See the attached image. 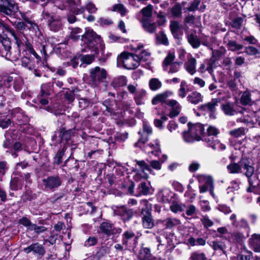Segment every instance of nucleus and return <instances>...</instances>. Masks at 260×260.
<instances>
[{
  "label": "nucleus",
  "instance_id": "obj_15",
  "mask_svg": "<svg viewBox=\"0 0 260 260\" xmlns=\"http://www.w3.org/2000/svg\"><path fill=\"white\" fill-rule=\"evenodd\" d=\"M14 24L16 28L20 30H25L26 29L36 30L38 28L36 23L27 19H25L24 22L16 20L14 22Z\"/></svg>",
  "mask_w": 260,
  "mask_h": 260
},
{
  "label": "nucleus",
  "instance_id": "obj_20",
  "mask_svg": "<svg viewBox=\"0 0 260 260\" xmlns=\"http://www.w3.org/2000/svg\"><path fill=\"white\" fill-rule=\"evenodd\" d=\"M166 229H172L181 224L180 220L175 217H168L161 221Z\"/></svg>",
  "mask_w": 260,
  "mask_h": 260
},
{
  "label": "nucleus",
  "instance_id": "obj_34",
  "mask_svg": "<svg viewBox=\"0 0 260 260\" xmlns=\"http://www.w3.org/2000/svg\"><path fill=\"white\" fill-rule=\"evenodd\" d=\"M23 182L21 179L18 177H13L10 182L11 189L16 190L21 188Z\"/></svg>",
  "mask_w": 260,
  "mask_h": 260
},
{
  "label": "nucleus",
  "instance_id": "obj_29",
  "mask_svg": "<svg viewBox=\"0 0 260 260\" xmlns=\"http://www.w3.org/2000/svg\"><path fill=\"white\" fill-rule=\"evenodd\" d=\"M175 58V53L173 52H169L162 63V67L164 71H168L169 66L173 63Z\"/></svg>",
  "mask_w": 260,
  "mask_h": 260
},
{
  "label": "nucleus",
  "instance_id": "obj_27",
  "mask_svg": "<svg viewBox=\"0 0 260 260\" xmlns=\"http://www.w3.org/2000/svg\"><path fill=\"white\" fill-rule=\"evenodd\" d=\"M149 185V184H147L146 182H141L137 188V193L134 195L136 197H139L141 195L149 194L150 191Z\"/></svg>",
  "mask_w": 260,
  "mask_h": 260
},
{
  "label": "nucleus",
  "instance_id": "obj_22",
  "mask_svg": "<svg viewBox=\"0 0 260 260\" xmlns=\"http://www.w3.org/2000/svg\"><path fill=\"white\" fill-rule=\"evenodd\" d=\"M203 96L196 91H193L187 96V100L192 104L197 105L203 101Z\"/></svg>",
  "mask_w": 260,
  "mask_h": 260
},
{
  "label": "nucleus",
  "instance_id": "obj_28",
  "mask_svg": "<svg viewBox=\"0 0 260 260\" xmlns=\"http://www.w3.org/2000/svg\"><path fill=\"white\" fill-rule=\"evenodd\" d=\"M82 30L81 28L79 27H75V28H71V31L70 35V38L72 39L73 41H77L78 40L81 36V38H82V36L84 35H81L80 34L82 33ZM82 42L83 43L81 44L82 46V50L84 48V46H83L84 42L81 39Z\"/></svg>",
  "mask_w": 260,
  "mask_h": 260
},
{
  "label": "nucleus",
  "instance_id": "obj_64",
  "mask_svg": "<svg viewBox=\"0 0 260 260\" xmlns=\"http://www.w3.org/2000/svg\"><path fill=\"white\" fill-rule=\"evenodd\" d=\"M247 254H239L238 258L240 260H251L253 258V253L251 251L247 250Z\"/></svg>",
  "mask_w": 260,
  "mask_h": 260
},
{
  "label": "nucleus",
  "instance_id": "obj_31",
  "mask_svg": "<svg viewBox=\"0 0 260 260\" xmlns=\"http://www.w3.org/2000/svg\"><path fill=\"white\" fill-rule=\"evenodd\" d=\"M215 67V66L214 60H210L208 61V62L207 64L206 70L208 71V73L211 75L212 79L214 82H217L218 81L222 82L223 81L222 79L221 78L217 80L213 73V69Z\"/></svg>",
  "mask_w": 260,
  "mask_h": 260
},
{
  "label": "nucleus",
  "instance_id": "obj_26",
  "mask_svg": "<svg viewBox=\"0 0 260 260\" xmlns=\"http://www.w3.org/2000/svg\"><path fill=\"white\" fill-rule=\"evenodd\" d=\"M187 39L188 42L193 48H198L200 47L201 42L196 32L188 34Z\"/></svg>",
  "mask_w": 260,
  "mask_h": 260
},
{
  "label": "nucleus",
  "instance_id": "obj_17",
  "mask_svg": "<svg viewBox=\"0 0 260 260\" xmlns=\"http://www.w3.org/2000/svg\"><path fill=\"white\" fill-rule=\"evenodd\" d=\"M249 247L255 252H260V234H254L248 240Z\"/></svg>",
  "mask_w": 260,
  "mask_h": 260
},
{
  "label": "nucleus",
  "instance_id": "obj_32",
  "mask_svg": "<svg viewBox=\"0 0 260 260\" xmlns=\"http://www.w3.org/2000/svg\"><path fill=\"white\" fill-rule=\"evenodd\" d=\"M100 228L103 233L107 235H110L114 233L112 225L107 222H102Z\"/></svg>",
  "mask_w": 260,
  "mask_h": 260
},
{
  "label": "nucleus",
  "instance_id": "obj_2",
  "mask_svg": "<svg viewBox=\"0 0 260 260\" xmlns=\"http://www.w3.org/2000/svg\"><path fill=\"white\" fill-rule=\"evenodd\" d=\"M0 56L10 60H17L20 56V51H11V41L7 38H2L0 41Z\"/></svg>",
  "mask_w": 260,
  "mask_h": 260
},
{
  "label": "nucleus",
  "instance_id": "obj_59",
  "mask_svg": "<svg viewBox=\"0 0 260 260\" xmlns=\"http://www.w3.org/2000/svg\"><path fill=\"white\" fill-rule=\"evenodd\" d=\"M152 10L153 6L151 5H148L141 10V13L143 16H152Z\"/></svg>",
  "mask_w": 260,
  "mask_h": 260
},
{
  "label": "nucleus",
  "instance_id": "obj_12",
  "mask_svg": "<svg viewBox=\"0 0 260 260\" xmlns=\"http://www.w3.org/2000/svg\"><path fill=\"white\" fill-rule=\"evenodd\" d=\"M23 251L26 253L32 252L34 254L41 256L44 255L45 253V249L43 246L38 242L32 243L27 247L24 248Z\"/></svg>",
  "mask_w": 260,
  "mask_h": 260
},
{
  "label": "nucleus",
  "instance_id": "obj_36",
  "mask_svg": "<svg viewBox=\"0 0 260 260\" xmlns=\"http://www.w3.org/2000/svg\"><path fill=\"white\" fill-rule=\"evenodd\" d=\"M182 137L185 142L187 143H192L196 141V136L188 129L187 131H184L182 133Z\"/></svg>",
  "mask_w": 260,
  "mask_h": 260
},
{
  "label": "nucleus",
  "instance_id": "obj_53",
  "mask_svg": "<svg viewBox=\"0 0 260 260\" xmlns=\"http://www.w3.org/2000/svg\"><path fill=\"white\" fill-rule=\"evenodd\" d=\"M251 102L250 93L248 91L244 92L241 97V104L244 105H249L250 104Z\"/></svg>",
  "mask_w": 260,
  "mask_h": 260
},
{
  "label": "nucleus",
  "instance_id": "obj_3",
  "mask_svg": "<svg viewBox=\"0 0 260 260\" xmlns=\"http://www.w3.org/2000/svg\"><path fill=\"white\" fill-rule=\"evenodd\" d=\"M118 60L122 62L125 69L133 70L139 66L140 57L135 54L124 52L120 54Z\"/></svg>",
  "mask_w": 260,
  "mask_h": 260
},
{
  "label": "nucleus",
  "instance_id": "obj_1",
  "mask_svg": "<svg viewBox=\"0 0 260 260\" xmlns=\"http://www.w3.org/2000/svg\"><path fill=\"white\" fill-rule=\"evenodd\" d=\"M82 41L84 42V48L82 51L87 52L91 50V52H94L95 54L99 53L98 49H100V53L102 56L99 57V60L101 63L106 61L108 55L104 53V46L100 43L101 37L90 28H86L84 35L82 36Z\"/></svg>",
  "mask_w": 260,
  "mask_h": 260
},
{
  "label": "nucleus",
  "instance_id": "obj_60",
  "mask_svg": "<svg viewBox=\"0 0 260 260\" xmlns=\"http://www.w3.org/2000/svg\"><path fill=\"white\" fill-rule=\"evenodd\" d=\"M156 38L158 41L165 45H167L169 44L168 38L163 32H159L157 35Z\"/></svg>",
  "mask_w": 260,
  "mask_h": 260
},
{
  "label": "nucleus",
  "instance_id": "obj_46",
  "mask_svg": "<svg viewBox=\"0 0 260 260\" xmlns=\"http://www.w3.org/2000/svg\"><path fill=\"white\" fill-rule=\"evenodd\" d=\"M66 147H63L61 150H59L54 158V163L56 165H59L62 162V157L64 154Z\"/></svg>",
  "mask_w": 260,
  "mask_h": 260
},
{
  "label": "nucleus",
  "instance_id": "obj_6",
  "mask_svg": "<svg viewBox=\"0 0 260 260\" xmlns=\"http://www.w3.org/2000/svg\"><path fill=\"white\" fill-rule=\"evenodd\" d=\"M89 73L90 78L96 85H98L100 83L103 82L107 76L106 70L99 67L91 69Z\"/></svg>",
  "mask_w": 260,
  "mask_h": 260
},
{
  "label": "nucleus",
  "instance_id": "obj_52",
  "mask_svg": "<svg viewBox=\"0 0 260 260\" xmlns=\"http://www.w3.org/2000/svg\"><path fill=\"white\" fill-rule=\"evenodd\" d=\"M185 208V205L182 204H178L177 203H174L170 206V210L174 213L182 212L184 211Z\"/></svg>",
  "mask_w": 260,
  "mask_h": 260
},
{
  "label": "nucleus",
  "instance_id": "obj_63",
  "mask_svg": "<svg viewBox=\"0 0 260 260\" xmlns=\"http://www.w3.org/2000/svg\"><path fill=\"white\" fill-rule=\"evenodd\" d=\"M90 105V102L89 100L85 98H81L79 100V107L81 109H84Z\"/></svg>",
  "mask_w": 260,
  "mask_h": 260
},
{
  "label": "nucleus",
  "instance_id": "obj_30",
  "mask_svg": "<svg viewBox=\"0 0 260 260\" xmlns=\"http://www.w3.org/2000/svg\"><path fill=\"white\" fill-rule=\"evenodd\" d=\"M139 257L141 260H149L152 257L150 249L143 245L140 250Z\"/></svg>",
  "mask_w": 260,
  "mask_h": 260
},
{
  "label": "nucleus",
  "instance_id": "obj_51",
  "mask_svg": "<svg viewBox=\"0 0 260 260\" xmlns=\"http://www.w3.org/2000/svg\"><path fill=\"white\" fill-rule=\"evenodd\" d=\"M171 193V191L167 188L163 189L160 190L158 193L159 197L162 198L164 202H167L169 201V196Z\"/></svg>",
  "mask_w": 260,
  "mask_h": 260
},
{
  "label": "nucleus",
  "instance_id": "obj_42",
  "mask_svg": "<svg viewBox=\"0 0 260 260\" xmlns=\"http://www.w3.org/2000/svg\"><path fill=\"white\" fill-rule=\"evenodd\" d=\"M190 260H207L205 254L200 251H195L191 253Z\"/></svg>",
  "mask_w": 260,
  "mask_h": 260
},
{
  "label": "nucleus",
  "instance_id": "obj_10",
  "mask_svg": "<svg viewBox=\"0 0 260 260\" xmlns=\"http://www.w3.org/2000/svg\"><path fill=\"white\" fill-rule=\"evenodd\" d=\"M140 215L142 225L144 228L150 229L154 226V221L151 212L143 210V211H141Z\"/></svg>",
  "mask_w": 260,
  "mask_h": 260
},
{
  "label": "nucleus",
  "instance_id": "obj_41",
  "mask_svg": "<svg viewBox=\"0 0 260 260\" xmlns=\"http://www.w3.org/2000/svg\"><path fill=\"white\" fill-rule=\"evenodd\" d=\"M122 243L127 246L129 240L135 237V234L132 231H126L122 235Z\"/></svg>",
  "mask_w": 260,
  "mask_h": 260
},
{
  "label": "nucleus",
  "instance_id": "obj_49",
  "mask_svg": "<svg viewBox=\"0 0 260 260\" xmlns=\"http://www.w3.org/2000/svg\"><path fill=\"white\" fill-rule=\"evenodd\" d=\"M181 63L174 62L169 66L168 71L169 74H174L178 72L180 68Z\"/></svg>",
  "mask_w": 260,
  "mask_h": 260
},
{
  "label": "nucleus",
  "instance_id": "obj_7",
  "mask_svg": "<svg viewBox=\"0 0 260 260\" xmlns=\"http://www.w3.org/2000/svg\"><path fill=\"white\" fill-rule=\"evenodd\" d=\"M74 132V129L66 130L64 128H61L55 132L54 134L52 137V140L55 141L58 143H61L63 141L67 142L71 139L72 136L73 135Z\"/></svg>",
  "mask_w": 260,
  "mask_h": 260
},
{
  "label": "nucleus",
  "instance_id": "obj_9",
  "mask_svg": "<svg viewBox=\"0 0 260 260\" xmlns=\"http://www.w3.org/2000/svg\"><path fill=\"white\" fill-rule=\"evenodd\" d=\"M114 213L115 215L120 216L124 222L129 220L133 216V210L127 209L125 206L116 207L114 209Z\"/></svg>",
  "mask_w": 260,
  "mask_h": 260
},
{
  "label": "nucleus",
  "instance_id": "obj_25",
  "mask_svg": "<svg viewBox=\"0 0 260 260\" xmlns=\"http://www.w3.org/2000/svg\"><path fill=\"white\" fill-rule=\"evenodd\" d=\"M197 60L194 58L189 59L184 64L186 70L191 75L196 72Z\"/></svg>",
  "mask_w": 260,
  "mask_h": 260
},
{
  "label": "nucleus",
  "instance_id": "obj_24",
  "mask_svg": "<svg viewBox=\"0 0 260 260\" xmlns=\"http://www.w3.org/2000/svg\"><path fill=\"white\" fill-rule=\"evenodd\" d=\"M243 161H240L238 163L233 162L227 166V169L230 173L237 174L242 173L243 167Z\"/></svg>",
  "mask_w": 260,
  "mask_h": 260
},
{
  "label": "nucleus",
  "instance_id": "obj_54",
  "mask_svg": "<svg viewBox=\"0 0 260 260\" xmlns=\"http://www.w3.org/2000/svg\"><path fill=\"white\" fill-rule=\"evenodd\" d=\"M148 146L151 148L152 150L151 151L152 154L155 156H157L160 151L159 144L157 140H156L155 144L150 143L148 144Z\"/></svg>",
  "mask_w": 260,
  "mask_h": 260
},
{
  "label": "nucleus",
  "instance_id": "obj_40",
  "mask_svg": "<svg viewBox=\"0 0 260 260\" xmlns=\"http://www.w3.org/2000/svg\"><path fill=\"white\" fill-rule=\"evenodd\" d=\"M229 134L234 137L239 138L245 135V129L243 127H239L231 130L229 132Z\"/></svg>",
  "mask_w": 260,
  "mask_h": 260
},
{
  "label": "nucleus",
  "instance_id": "obj_57",
  "mask_svg": "<svg viewBox=\"0 0 260 260\" xmlns=\"http://www.w3.org/2000/svg\"><path fill=\"white\" fill-rule=\"evenodd\" d=\"M242 168L246 170L245 175L247 177L249 178L252 175L254 172V168L253 167L243 161Z\"/></svg>",
  "mask_w": 260,
  "mask_h": 260
},
{
  "label": "nucleus",
  "instance_id": "obj_13",
  "mask_svg": "<svg viewBox=\"0 0 260 260\" xmlns=\"http://www.w3.org/2000/svg\"><path fill=\"white\" fill-rule=\"evenodd\" d=\"M187 125L190 132L193 133L196 136L197 141L201 140L204 135V125L201 123L191 124L190 122Z\"/></svg>",
  "mask_w": 260,
  "mask_h": 260
},
{
  "label": "nucleus",
  "instance_id": "obj_37",
  "mask_svg": "<svg viewBox=\"0 0 260 260\" xmlns=\"http://www.w3.org/2000/svg\"><path fill=\"white\" fill-rule=\"evenodd\" d=\"M149 86L151 90L155 91L161 87L162 84L157 78H152L149 80Z\"/></svg>",
  "mask_w": 260,
  "mask_h": 260
},
{
  "label": "nucleus",
  "instance_id": "obj_14",
  "mask_svg": "<svg viewBox=\"0 0 260 260\" xmlns=\"http://www.w3.org/2000/svg\"><path fill=\"white\" fill-rule=\"evenodd\" d=\"M139 21L142 23L143 28L145 31L150 34L155 31L157 25L151 17H142Z\"/></svg>",
  "mask_w": 260,
  "mask_h": 260
},
{
  "label": "nucleus",
  "instance_id": "obj_62",
  "mask_svg": "<svg viewBox=\"0 0 260 260\" xmlns=\"http://www.w3.org/2000/svg\"><path fill=\"white\" fill-rule=\"evenodd\" d=\"M19 222L25 226L28 230H31V228L34 224L30 220L26 217H22L19 220Z\"/></svg>",
  "mask_w": 260,
  "mask_h": 260
},
{
  "label": "nucleus",
  "instance_id": "obj_50",
  "mask_svg": "<svg viewBox=\"0 0 260 260\" xmlns=\"http://www.w3.org/2000/svg\"><path fill=\"white\" fill-rule=\"evenodd\" d=\"M94 54L85 55L80 56V60L82 62V64H89L94 59Z\"/></svg>",
  "mask_w": 260,
  "mask_h": 260
},
{
  "label": "nucleus",
  "instance_id": "obj_23",
  "mask_svg": "<svg viewBox=\"0 0 260 260\" xmlns=\"http://www.w3.org/2000/svg\"><path fill=\"white\" fill-rule=\"evenodd\" d=\"M186 2H182L181 3H176L171 8V12L173 16H179L183 12Z\"/></svg>",
  "mask_w": 260,
  "mask_h": 260
},
{
  "label": "nucleus",
  "instance_id": "obj_43",
  "mask_svg": "<svg viewBox=\"0 0 260 260\" xmlns=\"http://www.w3.org/2000/svg\"><path fill=\"white\" fill-rule=\"evenodd\" d=\"M200 4V0H193L189 7L185 6L184 9H183V13L194 11L198 9Z\"/></svg>",
  "mask_w": 260,
  "mask_h": 260
},
{
  "label": "nucleus",
  "instance_id": "obj_18",
  "mask_svg": "<svg viewBox=\"0 0 260 260\" xmlns=\"http://www.w3.org/2000/svg\"><path fill=\"white\" fill-rule=\"evenodd\" d=\"M246 237L243 233L236 231L230 234L226 239L231 242L242 244Z\"/></svg>",
  "mask_w": 260,
  "mask_h": 260
},
{
  "label": "nucleus",
  "instance_id": "obj_19",
  "mask_svg": "<svg viewBox=\"0 0 260 260\" xmlns=\"http://www.w3.org/2000/svg\"><path fill=\"white\" fill-rule=\"evenodd\" d=\"M136 161L137 164L142 169L144 175L142 176H140V175L139 174H137L134 176V179L136 181H138L140 179V178H147V175L146 173H145V171H148L150 172H151L152 170H151V168L144 160H136Z\"/></svg>",
  "mask_w": 260,
  "mask_h": 260
},
{
  "label": "nucleus",
  "instance_id": "obj_58",
  "mask_svg": "<svg viewBox=\"0 0 260 260\" xmlns=\"http://www.w3.org/2000/svg\"><path fill=\"white\" fill-rule=\"evenodd\" d=\"M11 124V120L9 118L4 116H0V126L3 128L8 127Z\"/></svg>",
  "mask_w": 260,
  "mask_h": 260
},
{
  "label": "nucleus",
  "instance_id": "obj_33",
  "mask_svg": "<svg viewBox=\"0 0 260 260\" xmlns=\"http://www.w3.org/2000/svg\"><path fill=\"white\" fill-rule=\"evenodd\" d=\"M126 79L124 76H120L115 78L112 83V85L114 88H118L125 86L126 84Z\"/></svg>",
  "mask_w": 260,
  "mask_h": 260
},
{
  "label": "nucleus",
  "instance_id": "obj_55",
  "mask_svg": "<svg viewBox=\"0 0 260 260\" xmlns=\"http://www.w3.org/2000/svg\"><path fill=\"white\" fill-rule=\"evenodd\" d=\"M13 36L16 41V43L17 44V47L18 48L17 50L20 51L19 48L23 44V42H25L26 43L28 42L24 36L21 35L17 36L14 33H13Z\"/></svg>",
  "mask_w": 260,
  "mask_h": 260
},
{
  "label": "nucleus",
  "instance_id": "obj_5",
  "mask_svg": "<svg viewBox=\"0 0 260 260\" xmlns=\"http://www.w3.org/2000/svg\"><path fill=\"white\" fill-rule=\"evenodd\" d=\"M219 102L217 99H213L210 102L201 105L199 109L208 113L210 119H215L216 118V108Z\"/></svg>",
  "mask_w": 260,
  "mask_h": 260
},
{
  "label": "nucleus",
  "instance_id": "obj_11",
  "mask_svg": "<svg viewBox=\"0 0 260 260\" xmlns=\"http://www.w3.org/2000/svg\"><path fill=\"white\" fill-rule=\"evenodd\" d=\"M21 65L22 67L32 71L36 77L41 76V72L38 69L35 68V61L34 59L27 57H23L21 59Z\"/></svg>",
  "mask_w": 260,
  "mask_h": 260
},
{
  "label": "nucleus",
  "instance_id": "obj_8",
  "mask_svg": "<svg viewBox=\"0 0 260 260\" xmlns=\"http://www.w3.org/2000/svg\"><path fill=\"white\" fill-rule=\"evenodd\" d=\"M42 181L45 189L51 191L54 190L60 186L62 182L60 177L57 176H49L47 178L44 179Z\"/></svg>",
  "mask_w": 260,
  "mask_h": 260
},
{
  "label": "nucleus",
  "instance_id": "obj_4",
  "mask_svg": "<svg viewBox=\"0 0 260 260\" xmlns=\"http://www.w3.org/2000/svg\"><path fill=\"white\" fill-rule=\"evenodd\" d=\"M5 2L7 6L0 5L1 12L7 15L18 16L19 15H20L21 16H24V14H22L20 11H19L18 6L13 1L6 0Z\"/></svg>",
  "mask_w": 260,
  "mask_h": 260
},
{
  "label": "nucleus",
  "instance_id": "obj_47",
  "mask_svg": "<svg viewBox=\"0 0 260 260\" xmlns=\"http://www.w3.org/2000/svg\"><path fill=\"white\" fill-rule=\"evenodd\" d=\"M112 11L118 12L121 15H125L126 14L127 10L123 5L118 4L113 6Z\"/></svg>",
  "mask_w": 260,
  "mask_h": 260
},
{
  "label": "nucleus",
  "instance_id": "obj_45",
  "mask_svg": "<svg viewBox=\"0 0 260 260\" xmlns=\"http://www.w3.org/2000/svg\"><path fill=\"white\" fill-rule=\"evenodd\" d=\"M52 85L50 84H44L41 86L40 96H47L50 95Z\"/></svg>",
  "mask_w": 260,
  "mask_h": 260
},
{
  "label": "nucleus",
  "instance_id": "obj_48",
  "mask_svg": "<svg viewBox=\"0 0 260 260\" xmlns=\"http://www.w3.org/2000/svg\"><path fill=\"white\" fill-rule=\"evenodd\" d=\"M227 46L229 50L232 51L240 50L243 48V46L242 45L237 44L234 41H229L227 44Z\"/></svg>",
  "mask_w": 260,
  "mask_h": 260
},
{
  "label": "nucleus",
  "instance_id": "obj_16",
  "mask_svg": "<svg viewBox=\"0 0 260 260\" xmlns=\"http://www.w3.org/2000/svg\"><path fill=\"white\" fill-rule=\"evenodd\" d=\"M167 105L171 107V110L168 115L170 118L177 117L180 114L181 107L177 101L170 100L167 103Z\"/></svg>",
  "mask_w": 260,
  "mask_h": 260
},
{
  "label": "nucleus",
  "instance_id": "obj_56",
  "mask_svg": "<svg viewBox=\"0 0 260 260\" xmlns=\"http://www.w3.org/2000/svg\"><path fill=\"white\" fill-rule=\"evenodd\" d=\"M201 221L205 229L212 226L214 224L213 222L207 215L203 216L201 219Z\"/></svg>",
  "mask_w": 260,
  "mask_h": 260
},
{
  "label": "nucleus",
  "instance_id": "obj_39",
  "mask_svg": "<svg viewBox=\"0 0 260 260\" xmlns=\"http://www.w3.org/2000/svg\"><path fill=\"white\" fill-rule=\"evenodd\" d=\"M222 110L226 115L232 116L236 113V110L234 109L233 106L230 103H226L222 106Z\"/></svg>",
  "mask_w": 260,
  "mask_h": 260
},
{
  "label": "nucleus",
  "instance_id": "obj_61",
  "mask_svg": "<svg viewBox=\"0 0 260 260\" xmlns=\"http://www.w3.org/2000/svg\"><path fill=\"white\" fill-rule=\"evenodd\" d=\"M207 132L209 136H217L219 133V130L215 126L210 125L207 129Z\"/></svg>",
  "mask_w": 260,
  "mask_h": 260
},
{
  "label": "nucleus",
  "instance_id": "obj_44",
  "mask_svg": "<svg viewBox=\"0 0 260 260\" xmlns=\"http://www.w3.org/2000/svg\"><path fill=\"white\" fill-rule=\"evenodd\" d=\"M139 134L140 135V138L135 145L136 147H141L142 145L144 144L148 140L149 135L141 132H139Z\"/></svg>",
  "mask_w": 260,
  "mask_h": 260
},
{
  "label": "nucleus",
  "instance_id": "obj_21",
  "mask_svg": "<svg viewBox=\"0 0 260 260\" xmlns=\"http://www.w3.org/2000/svg\"><path fill=\"white\" fill-rule=\"evenodd\" d=\"M171 94L172 92L170 91H166L163 93L157 94L153 98L152 100V105H155L159 103L167 104V102L166 100Z\"/></svg>",
  "mask_w": 260,
  "mask_h": 260
},
{
  "label": "nucleus",
  "instance_id": "obj_38",
  "mask_svg": "<svg viewBox=\"0 0 260 260\" xmlns=\"http://www.w3.org/2000/svg\"><path fill=\"white\" fill-rule=\"evenodd\" d=\"M49 25L50 29L56 31L58 30L60 27V23L58 19H54V17H50V19L48 20Z\"/></svg>",
  "mask_w": 260,
  "mask_h": 260
},
{
  "label": "nucleus",
  "instance_id": "obj_35",
  "mask_svg": "<svg viewBox=\"0 0 260 260\" xmlns=\"http://www.w3.org/2000/svg\"><path fill=\"white\" fill-rule=\"evenodd\" d=\"M146 95V91L143 89L137 90L134 95V100L138 105L143 104L142 99Z\"/></svg>",
  "mask_w": 260,
  "mask_h": 260
}]
</instances>
